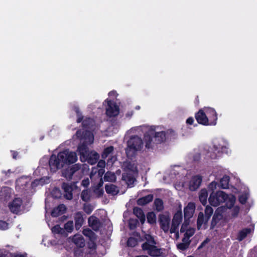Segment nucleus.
<instances>
[{
    "label": "nucleus",
    "mask_w": 257,
    "mask_h": 257,
    "mask_svg": "<svg viewBox=\"0 0 257 257\" xmlns=\"http://www.w3.org/2000/svg\"><path fill=\"white\" fill-rule=\"evenodd\" d=\"M81 132L77 131L75 137L80 142L78 146L77 151L80 154L82 162L87 161L91 165L95 164L99 158V154L95 151L89 152L87 146L92 144L94 141V136L90 132H88L84 137H80Z\"/></svg>",
    "instance_id": "nucleus-1"
},
{
    "label": "nucleus",
    "mask_w": 257,
    "mask_h": 257,
    "mask_svg": "<svg viewBox=\"0 0 257 257\" xmlns=\"http://www.w3.org/2000/svg\"><path fill=\"white\" fill-rule=\"evenodd\" d=\"M77 160V155L75 152L65 150L59 153L56 157L52 155L49 160V166L51 170L60 168L65 164H72Z\"/></svg>",
    "instance_id": "nucleus-2"
},
{
    "label": "nucleus",
    "mask_w": 257,
    "mask_h": 257,
    "mask_svg": "<svg viewBox=\"0 0 257 257\" xmlns=\"http://www.w3.org/2000/svg\"><path fill=\"white\" fill-rule=\"evenodd\" d=\"M235 197L234 195H227L223 191H219L216 192H212L209 198V203L213 206H217L221 203L226 202L228 207H231L235 201Z\"/></svg>",
    "instance_id": "nucleus-3"
},
{
    "label": "nucleus",
    "mask_w": 257,
    "mask_h": 257,
    "mask_svg": "<svg viewBox=\"0 0 257 257\" xmlns=\"http://www.w3.org/2000/svg\"><path fill=\"white\" fill-rule=\"evenodd\" d=\"M143 145V141L141 138L137 136L132 137L127 141V147L125 149L127 157L134 156L137 152L142 149Z\"/></svg>",
    "instance_id": "nucleus-4"
},
{
    "label": "nucleus",
    "mask_w": 257,
    "mask_h": 257,
    "mask_svg": "<svg viewBox=\"0 0 257 257\" xmlns=\"http://www.w3.org/2000/svg\"><path fill=\"white\" fill-rule=\"evenodd\" d=\"M142 128H144L145 129L147 128V131L145 133L144 135V142L145 147L147 149H153L157 145V144L156 142H155V140L153 138V137L151 134H149V128H147L145 126H137L132 128L131 131L132 132H139Z\"/></svg>",
    "instance_id": "nucleus-5"
},
{
    "label": "nucleus",
    "mask_w": 257,
    "mask_h": 257,
    "mask_svg": "<svg viewBox=\"0 0 257 257\" xmlns=\"http://www.w3.org/2000/svg\"><path fill=\"white\" fill-rule=\"evenodd\" d=\"M182 221V212L181 210H179L174 214L170 228V233H174L177 239L179 237L178 227Z\"/></svg>",
    "instance_id": "nucleus-6"
},
{
    "label": "nucleus",
    "mask_w": 257,
    "mask_h": 257,
    "mask_svg": "<svg viewBox=\"0 0 257 257\" xmlns=\"http://www.w3.org/2000/svg\"><path fill=\"white\" fill-rule=\"evenodd\" d=\"M149 134H151L157 144H161L166 140V133L158 126H151L149 127Z\"/></svg>",
    "instance_id": "nucleus-7"
},
{
    "label": "nucleus",
    "mask_w": 257,
    "mask_h": 257,
    "mask_svg": "<svg viewBox=\"0 0 257 257\" xmlns=\"http://www.w3.org/2000/svg\"><path fill=\"white\" fill-rule=\"evenodd\" d=\"M42 179H36L31 183H30L23 179H21L17 181V183L21 186L23 190L29 192V191H32V189L35 188L39 184L42 185Z\"/></svg>",
    "instance_id": "nucleus-8"
},
{
    "label": "nucleus",
    "mask_w": 257,
    "mask_h": 257,
    "mask_svg": "<svg viewBox=\"0 0 257 257\" xmlns=\"http://www.w3.org/2000/svg\"><path fill=\"white\" fill-rule=\"evenodd\" d=\"M107 103L106 106V114L109 117L116 116L119 112V108L118 106L114 102L108 99L105 100L103 104Z\"/></svg>",
    "instance_id": "nucleus-9"
},
{
    "label": "nucleus",
    "mask_w": 257,
    "mask_h": 257,
    "mask_svg": "<svg viewBox=\"0 0 257 257\" xmlns=\"http://www.w3.org/2000/svg\"><path fill=\"white\" fill-rule=\"evenodd\" d=\"M170 217L168 214H161L159 216V222L161 228L165 233H170Z\"/></svg>",
    "instance_id": "nucleus-10"
},
{
    "label": "nucleus",
    "mask_w": 257,
    "mask_h": 257,
    "mask_svg": "<svg viewBox=\"0 0 257 257\" xmlns=\"http://www.w3.org/2000/svg\"><path fill=\"white\" fill-rule=\"evenodd\" d=\"M103 171L102 169H99L97 173L96 169H93L90 173V177L92 182L97 183V184L95 187L101 188L103 185V182L101 178Z\"/></svg>",
    "instance_id": "nucleus-11"
},
{
    "label": "nucleus",
    "mask_w": 257,
    "mask_h": 257,
    "mask_svg": "<svg viewBox=\"0 0 257 257\" xmlns=\"http://www.w3.org/2000/svg\"><path fill=\"white\" fill-rule=\"evenodd\" d=\"M203 110L209 118L210 125H215L217 119V113L215 109L211 107H206Z\"/></svg>",
    "instance_id": "nucleus-12"
},
{
    "label": "nucleus",
    "mask_w": 257,
    "mask_h": 257,
    "mask_svg": "<svg viewBox=\"0 0 257 257\" xmlns=\"http://www.w3.org/2000/svg\"><path fill=\"white\" fill-rule=\"evenodd\" d=\"M202 177L199 175L192 177L189 183V189L191 191H195L201 185Z\"/></svg>",
    "instance_id": "nucleus-13"
},
{
    "label": "nucleus",
    "mask_w": 257,
    "mask_h": 257,
    "mask_svg": "<svg viewBox=\"0 0 257 257\" xmlns=\"http://www.w3.org/2000/svg\"><path fill=\"white\" fill-rule=\"evenodd\" d=\"M148 243H143L142 244L143 249L147 250L148 253L152 256H159L161 255V252L160 249L158 248L155 244L148 246Z\"/></svg>",
    "instance_id": "nucleus-14"
},
{
    "label": "nucleus",
    "mask_w": 257,
    "mask_h": 257,
    "mask_svg": "<svg viewBox=\"0 0 257 257\" xmlns=\"http://www.w3.org/2000/svg\"><path fill=\"white\" fill-rule=\"evenodd\" d=\"M81 165L76 164L73 165L70 168H68L66 170H64L62 172V175L66 179L70 180L72 179L73 175L76 171H78L80 169Z\"/></svg>",
    "instance_id": "nucleus-15"
},
{
    "label": "nucleus",
    "mask_w": 257,
    "mask_h": 257,
    "mask_svg": "<svg viewBox=\"0 0 257 257\" xmlns=\"http://www.w3.org/2000/svg\"><path fill=\"white\" fill-rule=\"evenodd\" d=\"M23 201L20 198H16L13 201L10 203L9 206L11 212L14 213H18L21 209Z\"/></svg>",
    "instance_id": "nucleus-16"
},
{
    "label": "nucleus",
    "mask_w": 257,
    "mask_h": 257,
    "mask_svg": "<svg viewBox=\"0 0 257 257\" xmlns=\"http://www.w3.org/2000/svg\"><path fill=\"white\" fill-rule=\"evenodd\" d=\"M226 208L224 206H222L220 207H218L216 210L215 211V213L213 216L211 224V228H213L214 226L216 225L217 223L222 219L223 215L222 214V212Z\"/></svg>",
    "instance_id": "nucleus-17"
},
{
    "label": "nucleus",
    "mask_w": 257,
    "mask_h": 257,
    "mask_svg": "<svg viewBox=\"0 0 257 257\" xmlns=\"http://www.w3.org/2000/svg\"><path fill=\"white\" fill-rule=\"evenodd\" d=\"M195 204L193 202H189L184 208V216L185 219H190L193 215L195 210Z\"/></svg>",
    "instance_id": "nucleus-18"
},
{
    "label": "nucleus",
    "mask_w": 257,
    "mask_h": 257,
    "mask_svg": "<svg viewBox=\"0 0 257 257\" xmlns=\"http://www.w3.org/2000/svg\"><path fill=\"white\" fill-rule=\"evenodd\" d=\"M195 116L198 123L205 125H210V121L204 110H200Z\"/></svg>",
    "instance_id": "nucleus-19"
},
{
    "label": "nucleus",
    "mask_w": 257,
    "mask_h": 257,
    "mask_svg": "<svg viewBox=\"0 0 257 257\" xmlns=\"http://www.w3.org/2000/svg\"><path fill=\"white\" fill-rule=\"evenodd\" d=\"M94 124V121L93 119L90 118L86 117L82 121V125L84 128L78 131L81 132L80 137H84L85 136L86 133L88 132H90L93 135V134L90 131H87L86 130H84V128H91L93 126Z\"/></svg>",
    "instance_id": "nucleus-20"
},
{
    "label": "nucleus",
    "mask_w": 257,
    "mask_h": 257,
    "mask_svg": "<svg viewBox=\"0 0 257 257\" xmlns=\"http://www.w3.org/2000/svg\"><path fill=\"white\" fill-rule=\"evenodd\" d=\"M209 219L204 216L203 212H200L197 218V228L198 229H205Z\"/></svg>",
    "instance_id": "nucleus-21"
},
{
    "label": "nucleus",
    "mask_w": 257,
    "mask_h": 257,
    "mask_svg": "<svg viewBox=\"0 0 257 257\" xmlns=\"http://www.w3.org/2000/svg\"><path fill=\"white\" fill-rule=\"evenodd\" d=\"M11 189L8 187H3L0 191V201H7L11 197Z\"/></svg>",
    "instance_id": "nucleus-22"
},
{
    "label": "nucleus",
    "mask_w": 257,
    "mask_h": 257,
    "mask_svg": "<svg viewBox=\"0 0 257 257\" xmlns=\"http://www.w3.org/2000/svg\"><path fill=\"white\" fill-rule=\"evenodd\" d=\"M69 239L78 247H83L85 245L84 238L80 234H75L72 238L69 237Z\"/></svg>",
    "instance_id": "nucleus-23"
},
{
    "label": "nucleus",
    "mask_w": 257,
    "mask_h": 257,
    "mask_svg": "<svg viewBox=\"0 0 257 257\" xmlns=\"http://www.w3.org/2000/svg\"><path fill=\"white\" fill-rule=\"evenodd\" d=\"M74 220L75 228L77 230H78L82 226L84 222L82 213L81 212L76 213L74 216Z\"/></svg>",
    "instance_id": "nucleus-24"
},
{
    "label": "nucleus",
    "mask_w": 257,
    "mask_h": 257,
    "mask_svg": "<svg viewBox=\"0 0 257 257\" xmlns=\"http://www.w3.org/2000/svg\"><path fill=\"white\" fill-rule=\"evenodd\" d=\"M66 211V206L64 204H60L53 210L51 215L54 217H57L64 214Z\"/></svg>",
    "instance_id": "nucleus-25"
},
{
    "label": "nucleus",
    "mask_w": 257,
    "mask_h": 257,
    "mask_svg": "<svg viewBox=\"0 0 257 257\" xmlns=\"http://www.w3.org/2000/svg\"><path fill=\"white\" fill-rule=\"evenodd\" d=\"M88 223L94 230H97L100 226V223L99 219L95 216H91L88 218Z\"/></svg>",
    "instance_id": "nucleus-26"
},
{
    "label": "nucleus",
    "mask_w": 257,
    "mask_h": 257,
    "mask_svg": "<svg viewBox=\"0 0 257 257\" xmlns=\"http://www.w3.org/2000/svg\"><path fill=\"white\" fill-rule=\"evenodd\" d=\"M105 188L107 193L113 196L117 194L119 192L117 187L112 184H106Z\"/></svg>",
    "instance_id": "nucleus-27"
},
{
    "label": "nucleus",
    "mask_w": 257,
    "mask_h": 257,
    "mask_svg": "<svg viewBox=\"0 0 257 257\" xmlns=\"http://www.w3.org/2000/svg\"><path fill=\"white\" fill-rule=\"evenodd\" d=\"M133 212L140 219L141 222L143 224L145 221V215L142 209L139 207H135L133 210Z\"/></svg>",
    "instance_id": "nucleus-28"
},
{
    "label": "nucleus",
    "mask_w": 257,
    "mask_h": 257,
    "mask_svg": "<svg viewBox=\"0 0 257 257\" xmlns=\"http://www.w3.org/2000/svg\"><path fill=\"white\" fill-rule=\"evenodd\" d=\"M63 188L65 192V197L68 200L72 199L73 195L72 192V187L66 184H64L63 185Z\"/></svg>",
    "instance_id": "nucleus-29"
},
{
    "label": "nucleus",
    "mask_w": 257,
    "mask_h": 257,
    "mask_svg": "<svg viewBox=\"0 0 257 257\" xmlns=\"http://www.w3.org/2000/svg\"><path fill=\"white\" fill-rule=\"evenodd\" d=\"M153 199V195L152 194H149L139 199L137 201V203L140 205H144L151 202Z\"/></svg>",
    "instance_id": "nucleus-30"
},
{
    "label": "nucleus",
    "mask_w": 257,
    "mask_h": 257,
    "mask_svg": "<svg viewBox=\"0 0 257 257\" xmlns=\"http://www.w3.org/2000/svg\"><path fill=\"white\" fill-rule=\"evenodd\" d=\"M208 197V192L206 189H202L200 190L199 195V198L200 202L203 205H205L207 203Z\"/></svg>",
    "instance_id": "nucleus-31"
},
{
    "label": "nucleus",
    "mask_w": 257,
    "mask_h": 257,
    "mask_svg": "<svg viewBox=\"0 0 257 257\" xmlns=\"http://www.w3.org/2000/svg\"><path fill=\"white\" fill-rule=\"evenodd\" d=\"M251 232L250 228H245L241 230L238 235L237 239L239 241L242 240L244 238L246 237L247 235Z\"/></svg>",
    "instance_id": "nucleus-32"
},
{
    "label": "nucleus",
    "mask_w": 257,
    "mask_h": 257,
    "mask_svg": "<svg viewBox=\"0 0 257 257\" xmlns=\"http://www.w3.org/2000/svg\"><path fill=\"white\" fill-rule=\"evenodd\" d=\"M229 177L227 175L224 176L220 180V186L223 189H226L228 187Z\"/></svg>",
    "instance_id": "nucleus-33"
},
{
    "label": "nucleus",
    "mask_w": 257,
    "mask_h": 257,
    "mask_svg": "<svg viewBox=\"0 0 257 257\" xmlns=\"http://www.w3.org/2000/svg\"><path fill=\"white\" fill-rule=\"evenodd\" d=\"M195 233V229L194 228H189L185 231L184 237L182 239V241H186L189 240L190 237L193 236Z\"/></svg>",
    "instance_id": "nucleus-34"
},
{
    "label": "nucleus",
    "mask_w": 257,
    "mask_h": 257,
    "mask_svg": "<svg viewBox=\"0 0 257 257\" xmlns=\"http://www.w3.org/2000/svg\"><path fill=\"white\" fill-rule=\"evenodd\" d=\"M104 179L105 181L114 182L116 180V176L113 173L107 172L104 175Z\"/></svg>",
    "instance_id": "nucleus-35"
},
{
    "label": "nucleus",
    "mask_w": 257,
    "mask_h": 257,
    "mask_svg": "<svg viewBox=\"0 0 257 257\" xmlns=\"http://www.w3.org/2000/svg\"><path fill=\"white\" fill-rule=\"evenodd\" d=\"M122 179L130 186L132 185L135 181V179L133 177L126 174H123Z\"/></svg>",
    "instance_id": "nucleus-36"
},
{
    "label": "nucleus",
    "mask_w": 257,
    "mask_h": 257,
    "mask_svg": "<svg viewBox=\"0 0 257 257\" xmlns=\"http://www.w3.org/2000/svg\"><path fill=\"white\" fill-rule=\"evenodd\" d=\"M154 204L157 211H160L163 210L164 208L163 202L161 199L159 198L156 199L154 201Z\"/></svg>",
    "instance_id": "nucleus-37"
},
{
    "label": "nucleus",
    "mask_w": 257,
    "mask_h": 257,
    "mask_svg": "<svg viewBox=\"0 0 257 257\" xmlns=\"http://www.w3.org/2000/svg\"><path fill=\"white\" fill-rule=\"evenodd\" d=\"M147 221L150 224H153L156 223V216L155 214L153 212H151L148 213L147 215Z\"/></svg>",
    "instance_id": "nucleus-38"
},
{
    "label": "nucleus",
    "mask_w": 257,
    "mask_h": 257,
    "mask_svg": "<svg viewBox=\"0 0 257 257\" xmlns=\"http://www.w3.org/2000/svg\"><path fill=\"white\" fill-rule=\"evenodd\" d=\"M113 150L114 148L112 146H110L105 148L102 154V157L103 158H106L109 156V154L112 153Z\"/></svg>",
    "instance_id": "nucleus-39"
},
{
    "label": "nucleus",
    "mask_w": 257,
    "mask_h": 257,
    "mask_svg": "<svg viewBox=\"0 0 257 257\" xmlns=\"http://www.w3.org/2000/svg\"><path fill=\"white\" fill-rule=\"evenodd\" d=\"M73 228L74 225L73 221H69L64 225V229L68 232H71L73 230Z\"/></svg>",
    "instance_id": "nucleus-40"
},
{
    "label": "nucleus",
    "mask_w": 257,
    "mask_h": 257,
    "mask_svg": "<svg viewBox=\"0 0 257 257\" xmlns=\"http://www.w3.org/2000/svg\"><path fill=\"white\" fill-rule=\"evenodd\" d=\"M146 241L144 243H148V246H150L151 245L156 244V242L154 238L149 234H147L145 236Z\"/></svg>",
    "instance_id": "nucleus-41"
},
{
    "label": "nucleus",
    "mask_w": 257,
    "mask_h": 257,
    "mask_svg": "<svg viewBox=\"0 0 257 257\" xmlns=\"http://www.w3.org/2000/svg\"><path fill=\"white\" fill-rule=\"evenodd\" d=\"M213 212V210L211 207L210 206H206L205 209V216H206L207 218H208L209 219H210V217L212 215Z\"/></svg>",
    "instance_id": "nucleus-42"
},
{
    "label": "nucleus",
    "mask_w": 257,
    "mask_h": 257,
    "mask_svg": "<svg viewBox=\"0 0 257 257\" xmlns=\"http://www.w3.org/2000/svg\"><path fill=\"white\" fill-rule=\"evenodd\" d=\"M81 197L83 201L85 202L88 201L90 198V194L89 191L87 190H83L81 193Z\"/></svg>",
    "instance_id": "nucleus-43"
},
{
    "label": "nucleus",
    "mask_w": 257,
    "mask_h": 257,
    "mask_svg": "<svg viewBox=\"0 0 257 257\" xmlns=\"http://www.w3.org/2000/svg\"><path fill=\"white\" fill-rule=\"evenodd\" d=\"M189 222H190L189 219L184 218V221L181 227V229H180L181 232H184L185 231H186V230L187 229L189 228L188 227V226L189 224Z\"/></svg>",
    "instance_id": "nucleus-44"
},
{
    "label": "nucleus",
    "mask_w": 257,
    "mask_h": 257,
    "mask_svg": "<svg viewBox=\"0 0 257 257\" xmlns=\"http://www.w3.org/2000/svg\"><path fill=\"white\" fill-rule=\"evenodd\" d=\"M189 243V240H187L186 241H183V242L178 244L177 245V247L179 249L183 250L188 248Z\"/></svg>",
    "instance_id": "nucleus-45"
},
{
    "label": "nucleus",
    "mask_w": 257,
    "mask_h": 257,
    "mask_svg": "<svg viewBox=\"0 0 257 257\" xmlns=\"http://www.w3.org/2000/svg\"><path fill=\"white\" fill-rule=\"evenodd\" d=\"M127 244L129 246H135L137 244V240L134 237H130L128 239Z\"/></svg>",
    "instance_id": "nucleus-46"
},
{
    "label": "nucleus",
    "mask_w": 257,
    "mask_h": 257,
    "mask_svg": "<svg viewBox=\"0 0 257 257\" xmlns=\"http://www.w3.org/2000/svg\"><path fill=\"white\" fill-rule=\"evenodd\" d=\"M74 110L77 115V122L78 123H79L82 120L83 116L82 115L81 112H80V111L79 110V108L77 107H76V106L74 107Z\"/></svg>",
    "instance_id": "nucleus-47"
},
{
    "label": "nucleus",
    "mask_w": 257,
    "mask_h": 257,
    "mask_svg": "<svg viewBox=\"0 0 257 257\" xmlns=\"http://www.w3.org/2000/svg\"><path fill=\"white\" fill-rule=\"evenodd\" d=\"M52 195L54 198H59L61 196V191L58 188H55L54 189L52 193Z\"/></svg>",
    "instance_id": "nucleus-48"
},
{
    "label": "nucleus",
    "mask_w": 257,
    "mask_h": 257,
    "mask_svg": "<svg viewBox=\"0 0 257 257\" xmlns=\"http://www.w3.org/2000/svg\"><path fill=\"white\" fill-rule=\"evenodd\" d=\"M83 234L90 238H91L93 235V232L89 229H84L83 230Z\"/></svg>",
    "instance_id": "nucleus-49"
},
{
    "label": "nucleus",
    "mask_w": 257,
    "mask_h": 257,
    "mask_svg": "<svg viewBox=\"0 0 257 257\" xmlns=\"http://www.w3.org/2000/svg\"><path fill=\"white\" fill-rule=\"evenodd\" d=\"M51 230L53 232L55 233H61L63 231V229L59 225L54 226Z\"/></svg>",
    "instance_id": "nucleus-50"
},
{
    "label": "nucleus",
    "mask_w": 257,
    "mask_h": 257,
    "mask_svg": "<svg viewBox=\"0 0 257 257\" xmlns=\"http://www.w3.org/2000/svg\"><path fill=\"white\" fill-rule=\"evenodd\" d=\"M84 211L88 214H90L92 211V208L91 205L85 204L83 206Z\"/></svg>",
    "instance_id": "nucleus-51"
},
{
    "label": "nucleus",
    "mask_w": 257,
    "mask_h": 257,
    "mask_svg": "<svg viewBox=\"0 0 257 257\" xmlns=\"http://www.w3.org/2000/svg\"><path fill=\"white\" fill-rule=\"evenodd\" d=\"M9 224L5 221L0 220V229L6 230L8 228Z\"/></svg>",
    "instance_id": "nucleus-52"
},
{
    "label": "nucleus",
    "mask_w": 257,
    "mask_h": 257,
    "mask_svg": "<svg viewBox=\"0 0 257 257\" xmlns=\"http://www.w3.org/2000/svg\"><path fill=\"white\" fill-rule=\"evenodd\" d=\"M94 192L99 196H101L103 193L102 188L99 187H94Z\"/></svg>",
    "instance_id": "nucleus-53"
},
{
    "label": "nucleus",
    "mask_w": 257,
    "mask_h": 257,
    "mask_svg": "<svg viewBox=\"0 0 257 257\" xmlns=\"http://www.w3.org/2000/svg\"><path fill=\"white\" fill-rule=\"evenodd\" d=\"M247 199V195L246 194L241 195L239 198V200L240 202L242 204H244L246 202Z\"/></svg>",
    "instance_id": "nucleus-54"
},
{
    "label": "nucleus",
    "mask_w": 257,
    "mask_h": 257,
    "mask_svg": "<svg viewBox=\"0 0 257 257\" xmlns=\"http://www.w3.org/2000/svg\"><path fill=\"white\" fill-rule=\"evenodd\" d=\"M45 195L46 196V198H45V211H46L45 217H46V221L47 223H48V221L47 220V213L48 212L47 203H48V194H47V192H46Z\"/></svg>",
    "instance_id": "nucleus-55"
},
{
    "label": "nucleus",
    "mask_w": 257,
    "mask_h": 257,
    "mask_svg": "<svg viewBox=\"0 0 257 257\" xmlns=\"http://www.w3.org/2000/svg\"><path fill=\"white\" fill-rule=\"evenodd\" d=\"M217 186V182L215 181H212L208 186L209 189L213 191L216 189Z\"/></svg>",
    "instance_id": "nucleus-56"
},
{
    "label": "nucleus",
    "mask_w": 257,
    "mask_h": 257,
    "mask_svg": "<svg viewBox=\"0 0 257 257\" xmlns=\"http://www.w3.org/2000/svg\"><path fill=\"white\" fill-rule=\"evenodd\" d=\"M105 166V162L104 160H100L97 164V166L99 168H101L100 169H102L103 172L104 170H103V168H104Z\"/></svg>",
    "instance_id": "nucleus-57"
},
{
    "label": "nucleus",
    "mask_w": 257,
    "mask_h": 257,
    "mask_svg": "<svg viewBox=\"0 0 257 257\" xmlns=\"http://www.w3.org/2000/svg\"><path fill=\"white\" fill-rule=\"evenodd\" d=\"M12 155V157L14 159H17L19 157V153L16 151H11Z\"/></svg>",
    "instance_id": "nucleus-58"
},
{
    "label": "nucleus",
    "mask_w": 257,
    "mask_h": 257,
    "mask_svg": "<svg viewBox=\"0 0 257 257\" xmlns=\"http://www.w3.org/2000/svg\"><path fill=\"white\" fill-rule=\"evenodd\" d=\"M239 211V208L238 206H235L233 208V215L235 216L237 215Z\"/></svg>",
    "instance_id": "nucleus-59"
},
{
    "label": "nucleus",
    "mask_w": 257,
    "mask_h": 257,
    "mask_svg": "<svg viewBox=\"0 0 257 257\" xmlns=\"http://www.w3.org/2000/svg\"><path fill=\"white\" fill-rule=\"evenodd\" d=\"M89 184V181L88 179H84V180H82V183H81V184L84 187L88 186Z\"/></svg>",
    "instance_id": "nucleus-60"
},
{
    "label": "nucleus",
    "mask_w": 257,
    "mask_h": 257,
    "mask_svg": "<svg viewBox=\"0 0 257 257\" xmlns=\"http://www.w3.org/2000/svg\"><path fill=\"white\" fill-rule=\"evenodd\" d=\"M193 122H194V119L192 117H189L186 120L187 123H188L189 124H192Z\"/></svg>",
    "instance_id": "nucleus-61"
},
{
    "label": "nucleus",
    "mask_w": 257,
    "mask_h": 257,
    "mask_svg": "<svg viewBox=\"0 0 257 257\" xmlns=\"http://www.w3.org/2000/svg\"><path fill=\"white\" fill-rule=\"evenodd\" d=\"M108 95L109 96L115 97L116 96V92L114 91H112L109 93Z\"/></svg>",
    "instance_id": "nucleus-62"
},
{
    "label": "nucleus",
    "mask_w": 257,
    "mask_h": 257,
    "mask_svg": "<svg viewBox=\"0 0 257 257\" xmlns=\"http://www.w3.org/2000/svg\"><path fill=\"white\" fill-rule=\"evenodd\" d=\"M11 171L10 169H9L8 171H3V174H5L6 176H8V174H10L11 173Z\"/></svg>",
    "instance_id": "nucleus-63"
},
{
    "label": "nucleus",
    "mask_w": 257,
    "mask_h": 257,
    "mask_svg": "<svg viewBox=\"0 0 257 257\" xmlns=\"http://www.w3.org/2000/svg\"><path fill=\"white\" fill-rule=\"evenodd\" d=\"M200 158V155L199 154H196L194 157L193 160L195 161H197Z\"/></svg>",
    "instance_id": "nucleus-64"
}]
</instances>
